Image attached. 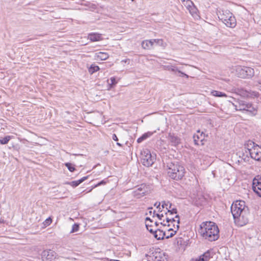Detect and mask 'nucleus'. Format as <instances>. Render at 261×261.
I'll list each match as a JSON object with an SVG mask.
<instances>
[{"label":"nucleus","instance_id":"1","mask_svg":"<svg viewBox=\"0 0 261 261\" xmlns=\"http://www.w3.org/2000/svg\"><path fill=\"white\" fill-rule=\"evenodd\" d=\"M230 210L236 224L243 226L248 223L250 210L244 201L237 200L233 202Z\"/></svg>","mask_w":261,"mask_h":261},{"label":"nucleus","instance_id":"2","mask_svg":"<svg viewBox=\"0 0 261 261\" xmlns=\"http://www.w3.org/2000/svg\"><path fill=\"white\" fill-rule=\"evenodd\" d=\"M164 167H166L168 176L172 179L178 181L185 174V169L181 164L174 160L168 159L164 162Z\"/></svg>","mask_w":261,"mask_h":261},{"label":"nucleus","instance_id":"3","mask_svg":"<svg viewBox=\"0 0 261 261\" xmlns=\"http://www.w3.org/2000/svg\"><path fill=\"white\" fill-rule=\"evenodd\" d=\"M219 231L218 225L212 221L203 222L199 229V232L202 237L211 242L219 239Z\"/></svg>","mask_w":261,"mask_h":261},{"label":"nucleus","instance_id":"4","mask_svg":"<svg viewBox=\"0 0 261 261\" xmlns=\"http://www.w3.org/2000/svg\"><path fill=\"white\" fill-rule=\"evenodd\" d=\"M237 102L238 103V105H235L237 111H242L251 116H255L257 114L258 107L256 105L239 99Z\"/></svg>","mask_w":261,"mask_h":261},{"label":"nucleus","instance_id":"5","mask_svg":"<svg viewBox=\"0 0 261 261\" xmlns=\"http://www.w3.org/2000/svg\"><path fill=\"white\" fill-rule=\"evenodd\" d=\"M218 18L226 27L233 28L236 26L237 21L233 14L228 10H222L217 13Z\"/></svg>","mask_w":261,"mask_h":261},{"label":"nucleus","instance_id":"6","mask_svg":"<svg viewBox=\"0 0 261 261\" xmlns=\"http://www.w3.org/2000/svg\"><path fill=\"white\" fill-rule=\"evenodd\" d=\"M141 161L142 164L146 167L151 166L156 160V155L152 154L148 149H145L141 152Z\"/></svg>","mask_w":261,"mask_h":261},{"label":"nucleus","instance_id":"7","mask_svg":"<svg viewBox=\"0 0 261 261\" xmlns=\"http://www.w3.org/2000/svg\"><path fill=\"white\" fill-rule=\"evenodd\" d=\"M234 70L237 76L241 78L249 79L253 76L254 69L247 66L237 65L234 67Z\"/></svg>","mask_w":261,"mask_h":261},{"label":"nucleus","instance_id":"8","mask_svg":"<svg viewBox=\"0 0 261 261\" xmlns=\"http://www.w3.org/2000/svg\"><path fill=\"white\" fill-rule=\"evenodd\" d=\"M233 90L235 93L240 95L243 98H254L255 97H258L259 96L258 92L256 91L247 90L242 88H236L233 89Z\"/></svg>","mask_w":261,"mask_h":261},{"label":"nucleus","instance_id":"9","mask_svg":"<svg viewBox=\"0 0 261 261\" xmlns=\"http://www.w3.org/2000/svg\"><path fill=\"white\" fill-rule=\"evenodd\" d=\"M252 189L258 196L261 197V174L256 176L253 178Z\"/></svg>","mask_w":261,"mask_h":261},{"label":"nucleus","instance_id":"10","mask_svg":"<svg viewBox=\"0 0 261 261\" xmlns=\"http://www.w3.org/2000/svg\"><path fill=\"white\" fill-rule=\"evenodd\" d=\"M207 136V135L205 134L203 132H201L200 129L197 130V134L193 135V138L194 140V144L195 145H200L199 142H200L201 145H203L205 143V137Z\"/></svg>","mask_w":261,"mask_h":261},{"label":"nucleus","instance_id":"11","mask_svg":"<svg viewBox=\"0 0 261 261\" xmlns=\"http://www.w3.org/2000/svg\"><path fill=\"white\" fill-rule=\"evenodd\" d=\"M56 254L54 250L50 249L45 250L41 253V258L43 261H55Z\"/></svg>","mask_w":261,"mask_h":261},{"label":"nucleus","instance_id":"12","mask_svg":"<svg viewBox=\"0 0 261 261\" xmlns=\"http://www.w3.org/2000/svg\"><path fill=\"white\" fill-rule=\"evenodd\" d=\"M165 69L169 71L172 72L175 75L180 76V77H186L187 79L189 77V75H188L185 73L182 72L177 67L171 65H166L164 67Z\"/></svg>","mask_w":261,"mask_h":261},{"label":"nucleus","instance_id":"13","mask_svg":"<svg viewBox=\"0 0 261 261\" xmlns=\"http://www.w3.org/2000/svg\"><path fill=\"white\" fill-rule=\"evenodd\" d=\"M149 232L153 235L154 238L157 240H163L165 238L166 235L165 231L161 230L160 228H157L155 230L153 229H150Z\"/></svg>","mask_w":261,"mask_h":261},{"label":"nucleus","instance_id":"14","mask_svg":"<svg viewBox=\"0 0 261 261\" xmlns=\"http://www.w3.org/2000/svg\"><path fill=\"white\" fill-rule=\"evenodd\" d=\"M167 138L172 146L176 147L181 143L180 138L173 133H169Z\"/></svg>","mask_w":261,"mask_h":261},{"label":"nucleus","instance_id":"15","mask_svg":"<svg viewBox=\"0 0 261 261\" xmlns=\"http://www.w3.org/2000/svg\"><path fill=\"white\" fill-rule=\"evenodd\" d=\"M152 254L154 257L153 261H168V255L165 252H155Z\"/></svg>","mask_w":261,"mask_h":261},{"label":"nucleus","instance_id":"16","mask_svg":"<svg viewBox=\"0 0 261 261\" xmlns=\"http://www.w3.org/2000/svg\"><path fill=\"white\" fill-rule=\"evenodd\" d=\"M245 149H246L248 152H253L255 151L259 146L258 145L256 144L252 140L247 141L245 144Z\"/></svg>","mask_w":261,"mask_h":261},{"label":"nucleus","instance_id":"17","mask_svg":"<svg viewBox=\"0 0 261 261\" xmlns=\"http://www.w3.org/2000/svg\"><path fill=\"white\" fill-rule=\"evenodd\" d=\"M89 177V175H87L86 176H84L82 178H80L79 180H73L72 181H66L65 182V184L70 185L73 188H76L78 186H79L81 183L87 180L88 177Z\"/></svg>","mask_w":261,"mask_h":261},{"label":"nucleus","instance_id":"18","mask_svg":"<svg viewBox=\"0 0 261 261\" xmlns=\"http://www.w3.org/2000/svg\"><path fill=\"white\" fill-rule=\"evenodd\" d=\"M250 154V158L254 159L256 161L261 162V146H258L257 149L251 153H249Z\"/></svg>","mask_w":261,"mask_h":261},{"label":"nucleus","instance_id":"19","mask_svg":"<svg viewBox=\"0 0 261 261\" xmlns=\"http://www.w3.org/2000/svg\"><path fill=\"white\" fill-rule=\"evenodd\" d=\"M108 53L103 52H98L94 55V59L96 60H106L109 58Z\"/></svg>","mask_w":261,"mask_h":261},{"label":"nucleus","instance_id":"20","mask_svg":"<svg viewBox=\"0 0 261 261\" xmlns=\"http://www.w3.org/2000/svg\"><path fill=\"white\" fill-rule=\"evenodd\" d=\"M88 39L91 41H98L101 39V34L96 33H91L89 34Z\"/></svg>","mask_w":261,"mask_h":261},{"label":"nucleus","instance_id":"21","mask_svg":"<svg viewBox=\"0 0 261 261\" xmlns=\"http://www.w3.org/2000/svg\"><path fill=\"white\" fill-rule=\"evenodd\" d=\"M211 250H208L201 255L198 258L201 261H208L212 257V256L211 255Z\"/></svg>","mask_w":261,"mask_h":261},{"label":"nucleus","instance_id":"22","mask_svg":"<svg viewBox=\"0 0 261 261\" xmlns=\"http://www.w3.org/2000/svg\"><path fill=\"white\" fill-rule=\"evenodd\" d=\"M155 132V131H154V132H147L146 133H145L141 136H140L139 138H138L137 139V143H141L143 141L145 140L147 138L151 137L153 134V133Z\"/></svg>","mask_w":261,"mask_h":261},{"label":"nucleus","instance_id":"23","mask_svg":"<svg viewBox=\"0 0 261 261\" xmlns=\"http://www.w3.org/2000/svg\"><path fill=\"white\" fill-rule=\"evenodd\" d=\"M252 152H248L246 149H242V151L238 152L240 158H241L244 161H246L247 159L250 158V154Z\"/></svg>","mask_w":261,"mask_h":261},{"label":"nucleus","instance_id":"24","mask_svg":"<svg viewBox=\"0 0 261 261\" xmlns=\"http://www.w3.org/2000/svg\"><path fill=\"white\" fill-rule=\"evenodd\" d=\"M153 45L152 39L144 40L142 42V47L145 49H150Z\"/></svg>","mask_w":261,"mask_h":261},{"label":"nucleus","instance_id":"25","mask_svg":"<svg viewBox=\"0 0 261 261\" xmlns=\"http://www.w3.org/2000/svg\"><path fill=\"white\" fill-rule=\"evenodd\" d=\"M211 94L212 95L217 97H227V95L225 93L214 90L211 91Z\"/></svg>","mask_w":261,"mask_h":261},{"label":"nucleus","instance_id":"26","mask_svg":"<svg viewBox=\"0 0 261 261\" xmlns=\"http://www.w3.org/2000/svg\"><path fill=\"white\" fill-rule=\"evenodd\" d=\"M13 136H5L4 137L0 138V144H7L10 140L13 138Z\"/></svg>","mask_w":261,"mask_h":261},{"label":"nucleus","instance_id":"27","mask_svg":"<svg viewBox=\"0 0 261 261\" xmlns=\"http://www.w3.org/2000/svg\"><path fill=\"white\" fill-rule=\"evenodd\" d=\"M190 14L194 17H195V18H197L199 16V15H198V10L197 9V8L195 6V5H193L192 7H191V8L190 9H188Z\"/></svg>","mask_w":261,"mask_h":261},{"label":"nucleus","instance_id":"28","mask_svg":"<svg viewBox=\"0 0 261 261\" xmlns=\"http://www.w3.org/2000/svg\"><path fill=\"white\" fill-rule=\"evenodd\" d=\"M108 181V180L107 178H105L104 179H102L99 181H98L97 184H94L91 186V189L89 191V192H91L93 189L100 186L101 185H106Z\"/></svg>","mask_w":261,"mask_h":261},{"label":"nucleus","instance_id":"29","mask_svg":"<svg viewBox=\"0 0 261 261\" xmlns=\"http://www.w3.org/2000/svg\"><path fill=\"white\" fill-rule=\"evenodd\" d=\"M186 242L181 237L176 238L174 240V244L178 247H182L185 245Z\"/></svg>","mask_w":261,"mask_h":261},{"label":"nucleus","instance_id":"30","mask_svg":"<svg viewBox=\"0 0 261 261\" xmlns=\"http://www.w3.org/2000/svg\"><path fill=\"white\" fill-rule=\"evenodd\" d=\"M64 165L67 168L68 170L71 172H73L76 170L75 165L72 163L66 162L64 164Z\"/></svg>","mask_w":261,"mask_h":261},{"label":"nucleus","instance_id":"31","mask_svg":"<svg viewBox=\"0 0 261 261\" xmlns=\"http://www.w3.org/2000/svg\"><path fill=\"white\" fill-rule=\"evenodd\" d=\"M117 83H103L105 86L103 87V90H111L113 89L116 86Z\"/></svg>","mask_w":261,"mask_h":261},{"label":"nucleus","instance_id":"32","mask_svg":"<svg viewBox=\"0 0 261 261\" xmlns=\"http://www.w3.org/2000/svg\"><path fill=\"white\" fill-rule=\"evenodd\" d=\"M99 70V67L98 66L96 65L95 64H92L90 65V66L88 68L89 72L91 74H93L96 71Z\"/></svg>","mask_w":261,"mask_h":261},{"label":"nucleus","instance_id":"33","mask_svg":"<svg viewBox=\"0 0 261 261\" xmlns=\"http://www.w3.org/2000/svg\"><path fill=\"white\" fill-rule=\"evenodd\" d=\"M149 215H151L153 214L152 217H156L160 220H162V218L164 217V215L163 214H159L156 213L155 211H153V212L150 210L149 211Z\"/></svg>","mask_w":261,"mask_h":261},{"label":"nucleus","instance_id":"34","mask_svg":"<svg viewBox=\"0 0 261 261\" xmlns=\"http://www.w3.org/2000/svg\"><path fill=\"white\" fill-rule=\"evenodd\" d=\"M146 191L140 192L135 190L134 191V196L137 198H140L146 195Z\"/></svg>","mask_w":261,"mask_h":261},{"label":"nucleus","instance_id":"35","mask_svg":"<svg viewBox=\"0 0 261 261\" xmlns=\"http://www.w3.org/2000/svg\"><path fill=\"white\" fill-rule=\"evenodd\" d=\"M153 43L156 44V45L161 46H165V43L164 42V41L162 39H152Z\"/></svg>","mask_w":261,"mask_h":261},{"label":"nucleus","instance_id":"36","mask_svg":"<svg viewBox=\"0 0 261 261\" xmlns=\"http://www.w3.org/2000/svg\"><path fill=\"white\" fill-rule=\"evenodd\" d=\"M79 228H80V224L77 223H74L72 226V229L70 230V233H71L77 232L79 231Z\"/></svg>","mask_w":261,"mask_h":261},{"label":"nucleus","instance_id":"37","mask_svg":"<svg viewBox=\"0 0 261 261\" xmlns=\"http://www.w3.org/2000/svg\"><path fill=\"white\" fill-rule=\"evenodd\" d=\"M183 4L187 8V9H190L191 7L194 5L193 2L191 0H186V1L183 3Z\"/></svg>","mask_w":261,"mask_h":261},{"label":"nucleus","instance_id":"38","mask_svg":"<svg viewBox=\"0 0 261 261\" xmlns=\"http://www.w3.org/2000/svg\"><path fill=\"white\" fill-rule=\"evenodd\" d=\"M53 219L51 217H49L43 222V224L45 227L49 226L52 222Z\"/></svg>","mask_w":261,"mask_h":261},{"label":"nucleus","instance_id":"39","mask_svg":"<svg viewBox=\"0 0 261 261\" xmlns=\"http://www.w3.org/2000/svg\"><path fill=\"white\" fill-rule=\"evenodd\" d=\"M168 212L170 215L176 214L178 213V211L176 207H173L172 209H168Z\"/></svg>","mask_w":261,"mask_h":261},{"label":"nucleus","instance_id":"40","mask_svg":"<svg viewBox=\"0 0 261 261\" xmlns=\"http://www.w3.org/2000/svg\"><path fill=\"white\" fill-rule=\"evenodd\" d=\"M160 205L161 203L160 202H156L154 204V206H155L156 208L158 209V212L159 213H161L163 211L162 209L160 207Z\"/></svg>","mask_w":261,"mask_h":261},{"label":"nucleus","instance_id":"41","mask_svg":"<svg viewBox=\"0 0 261 261\" xmlns=\"http://www.w3.org/2000/svg\"><path fill=\"white\" fill-rule=\"evenodd\" d=\"M166 221L167 223H169V222H171V223H173V222H175L176 221V220L175 219V218H172L171 219H170L168 217H167L166 218ZM167 226H170V224H168L167 225Z\"/></svg>","mask_w":261,"mask_h":261},{"label":"nucleus","instance_id":"42","mask_svg":"<svg viewBox=\"0 0 261 261\" xmlns=\"http://www.w3.org/2000/svg\"><path fill=\"white\" fill-rule=\"evenodd\" d=\"M176 233V230H175L174 231V232H172L170 233V234L169 236H165V238L168 239H169L170 238H172V237H173Z\"/></svg>","mask_w":261,"mask_h":261},{"label":"nucleus","instance_id":"43","mask_svg":"<svg viewBox=\"0 0 261 261\" xmlns=\"http://www.w3.org/2000/svg\"><path fill=\"white\" fill-rule=\"evenodd\" d=\"M145 226H146L147 229L148 230V231H149V230L150 229H151L150 227H152L153 225H152V224H149V223H146Z\"/></svg>","mask_w":261,"mask_h":261},{"label":"nucleus","instance_id":"44","mask_svg":"<svg viewBox=\"0 0 261 261\" xmlns=\"http://www.w3.org/2000/svg\"><path fill=\"white\" fill-rule=\"evenodd\" d=\"M142 186H143V185H141V187L138 188L136 191H138L139 192L140 191V192H143V191H146L144 189V186H143V188H142Z\"/></svg>","mask_w":261,"mask_h":261},{"label":"nucleus","instance_id":"45","mask_svg":"<svg viewBox=\"0 0 261 261\" xmlns=\"http://www.w3.org/2000/svg\"><path fill=\"white\" fill-rule=\"evenodd\" d=\"M162 208H165L166 206L167 207L168 206V204L169 203H167V202H166L165 201H163L162 202Z\"/></svg>","mask_w":261,"mask_h":261},{"label":"nucleus","instance_id":"46","mask_svg":"<svg viewBox=\"0 0 261 261\" xmlns=\"http://www.w3.org/2000/svg\"><path fill=\"white\" fill-rule=\"evenodd\" d=\"M112 139L115 141H118V138L115 134H113L112 135Z\"/></svg>","mask_w":261,"mask_h":261},{"label":"nucleus","instance_id":"47","mask_svg":"<svg viewBox=\"0 0 261 261\" xmlns=\"http://www.w3.org/2000/svg\"><path fill=\"white\" fill-rule=\"evenodd\" d=\"M145 221H146V223H147V221H149L150 223H153V221L150 219V218L149 217H146L145 218Z\"/></svg>","mask_w":261,"mask_h":261},{"label":"nucleus","instance_id":"48","mask_svg":"<svg viewBox=\"0 0 261 261\" xmlns=\"http://www.w3.org/2000/svg\"><path fill=\"white\" fill-rule=\"evenodd\" d=\"M167 203L169 204L168 207H166L167 210L168 211V209H172L173 208L172 207V203L170 202V201H167Z\"/></svg>","mask_w":261,"mask_h":261},{"label":"nucleus","instance_id":"49","mask_svg":"<svg viewBox=\"0 0 261 261\" xmlns=\"http://www.w3.org/2000/svg\"><path fill=\"white\" fill-rule=\"evenodd\" d=\"M173 227H174L175 228H176V230H176V231H177L179 229V224H177L176 225V226H175V224H173Z\"/></svg>","mask_w":261,"mask_h":261},{"label":"nucleus","instance_id":"50","mask_svg":"<svg viewBox=\"0 0 261 261\" xmlns=\"http://www.w3.org/2000/svg\"><path fill=\"white\" fill-rule=\"evenodd\" d=\"M111 82H116L117 79L115 76L110 78Z\"/></svg>","mask_w":261,"mask_h":261},{"label":"nucleus","instance_id":"51","mask_svg":"<svg viewBox=\"0 0 261 261\" xmlns=\"http://www.w3.org/2000/svg\"><path fill=\"white\" fill-rule=\"evenodd\" d=\"M160 224V223H159V222H158L157 221H155V222H154V225H155V226L156 227H158V226L159 225V224Z\"/></svg>","mask_w":261,"mask_h":261},{"label":"nucleus","instance_id":"52","mask_svg":"<svg viewBox=\"0 0 261 261\" xmlns=\"http://www.w3.org/2000/svg\"><path fill=\"white\" fill-rule=\"evenodd\" d=\"M116 144L119 147H122V144L118 142V141L117 142Z\"/></svg>","mask_w":261,"mask_h":261},{"label":"nucleus","instance_id":"53","mask_svg":"<svg viewBox=\"0 0 261 261\" xmlns=\"http://www.w3.org/2000/svg\"><path fill=\"white\" fill-rule=\"evenodd\" d=\"M258 84H259L258 85V88L261 91V83H258Z\"/></svg>","mask_w":261,"mask_h":261},{"label":"nucleus","instance_id":"54","mask_svg":"<svg viewBox=\"0 0 261 261\" xmlns=\"http://www.w3.org/2000/svg\"><path fill=\"white\" fill-rule=\"evenodd\" d=\"M168 231H172V232H174V230H173V229L172 228H170L168 230Z\"/></svg>","mask_w":261,"mask_h":261},{"label":"nucleus","instance_id":"55","mask_svg":"<svg viewBox=\"0 0 261 261\" xmlns=\"http://www.w3.org/2000/svg\"><path fill=\"white\" fill-rule=\"evenodd\" d=\"M4 220L3 219H1L0 220V224H2V223H4Z\"/></svg>","mask_w":261,"mask_h":261},{"label":"nucleus","instance_id":"56","mask_svg":"<svg viewBox=\"0 0 261 261\" xmlns=\"http://www.w3.org/2000/svg\"><path fill=\"white\" fill-rule=\"evenodd\" d=\"M175 219V218H177V219H179V216L178 215H176L174 218Z\"/></svg>","mask_w":261,"mask_h":261},{"label":"nucleus","instance_id":"57","mask_svg":"<svg viewBox=\"0 0 261 261\" xmlns=\"http://www.w3.org/2000/svg\"><path fill=\"white\" fill-rule=\"evenodd\" d=\"M160 224H161V225H162L163 226H166V225H166V224H165V223H163V222H161V223H160Z\"/></svg>","mask_w":261,"mask_h":261},{"label":"nucleus","instance_id":"58","mask_svg":"<svg viewBox=\"0 0 261 261\" xmlns=\"http://www.w3.org/2000/svg\"><path fill=\"white\" fill-rule=\"evenodd\" d=\"M177 224H179L180 223V219H178L177 220Z\"/></svg>","mask_w":261,"mask_h":261},{"label":"nucleus","instance_id":"59","mask_svg":"<svg viewBox=\"0 0 261 261\" xmlns=\"http://www.w3.org/2000/svg\"><path fill=\"white\" fill-rule=\"evenodd\" d=\"M181 2L183 4V3H184L186 1V0H181Z\"/></svg>","mask_w":261,"mask_h":261},{"label":"nucleus","instance_id":"60","mask_svg":"<svg viewBox=\"0 0 261 261\" xmlns=\"http://www.w3.org/2000/svg\"><path fill=\"white\" fill-rule=\"evenodd\" d=\"M148 210H152V207H149L148 208Z\"/></svg>","mask_w":261,"mask_h":261},{"label":"nucleus","instance_id":"61","mask_svg":"<svg viewBox=\"0 0 261 261\" xmlns=\"http://www.w3.org/2000/svg\"><path fill=\"white\" fill-rule=\"evenodd\" d=\"M195 261H201L200 260H199L198 258H196Z\"/></svg>","mask_w":261,"mask_h":261},{"label":"nucleus","instance_id":"62","mask_svg":"<svg viewBox=\"0 0 261 261\" xmlns=\"http://www.w3.org/2000/svg\"><path fill=\"white\" fill-rule=\"evenodd\" d=\"M168 213V211L167 212H165V215H167Z\"/></svg>","mask_w":261,"mask_h":261},{"label":"nucleus","instance_id":"63","mask_svg":"<svg viewBox=\"0 0 261 261\" xmlns=\"http://www.w3.org/2000/svg\"><path fill=\"white\" fill-rule=\"evenodd\" d=\"M98 86H100L101 85L100 84H97Z\"/></svg>","mask_w":261,"mask_h":261},{"label":"nucleus","instance_id":"64","mask_svg":"<svg viewBox=\"0 0 261 261\" xmlns=\"http://www.w3.org/2000/svg\"><path fill=\"white\" fill-rule=\"evenodd\" d=\"M132 1H134V0H131Z\"/></svg>","mask_w":261,"mask_h":261}]
</instances>
